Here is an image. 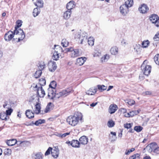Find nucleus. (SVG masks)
Segmentation results:
<instances>
[{
    "mask_svg": "<svg viewBox=\"0 0 159 159\" xmlns=\"http://www.w3.org/2000/svg\"><path fill=\"white\" fill-rule=\"evenodd\" d=\"M83 115L80 112H77L74 116H70L67 117V122L70 125L75 126L77 125L80 122H83Z\"/></svg>",
    "mask_w": 159,
    "mask_h": 159,
    "instance_id": "obj_1",
    "label": "nucleus"
},
{
    "mask_svg": "<svg viewBox=\"0 0 159 159\" xmlns=\"http://www.w3.org/2000/svg\"><path fill=\"white\" fill-rule=\"evenodd\" d=\"M75 38L80 40V43L83 44L88 42L89 44L91 46L94 45V39L93 37H90L87 39V34L85 32L82 33L78 32L75 34Z\"/></svg>",
    "mask_w": 159,
    "mask_h": 159,
    "instance_id": "obj_2",
    "label": "nucleus"
},
{
    "mask_svg": "<svg viewBox=\"0 0 159 159\" xmlns=\"http://www.w3.org/2000/svg\"><path fill=\"white\" fill-rule=\"evenodd\" d=\"M54 48L55 49L56 48L57 49H58L61 52H71L70 55L71 57L75 58L81 56L82 52L80 51V50L78 49H74L73 47L66 48L65 50L63 51L62 48L59 45H54Z\"/></svg>",
    "mask_w": 159,
    "mask_h": 159,
    "instance_id": "obj_3",
    "label": "nucleus"
},
{
    "mask_svg": "<svg viewBox=\"0 0 159 159\" xmlns=\"http://www.w3.org/2000/svg\"><path fill=\"white\" fill-rule=\"evenodd\" d=\"M72 91V90L71 88H67L66 90H63L58 93H56V92H54L53 93L50 94L51 96L48 97L54 101L58 99L61 97H65L67 96Z\"/></svg>",
    "mask_w": 159,
    "mask_h": 159,
    "instance_id": "obj_4",
    "label": "nucleus"
},
{
    "mask_svg": "<svg viewBox=\"0 0 159 159\" xmlns=\"http://www.w3.org/2000/svg\"><path fill=\"white\" fill-rule=\"evenodd\" d=\"M133 0H127L125 4L120 7V12L124 16H125L129 11V8L132 6L133 5Z\"/></svg>",
    "mask_w": 159,
    "mask_h": 159,
    "instance_id": "obj_5",
    "label": "nucleus"
},
{
    "mask_svg": "<svg viewBox=\"0 0 159 159\" xmlns=\"http://www.w3.org/2000/svg\"><path fill=\"white\" fill-rule=\"evenodd\" d=\"M146 62V60L144 61L141 65V68L143 74L146 75L148 76L151 72V67L149 65H146L145 64Z\"/></svg>",
    "mask_w": 159,
    "mask_h": 159,
    "instance_id": "obj_6",
    "label": "nucleus"
},
{
    "mask_svg": "<svg viewBox=\"0 0 159 159\" xmlns=\"http://www.w3.org/2000/svg\"><path fill=\"white\" fill-rule=\"evenodd\" d=\"M57 85L56 82L55 81H52L49 85V88L48 89V97L51 96L50 94L54 93L56 92L55 88Z\"/></svg>",
    "mask_w": 159,
    "mask_h": 159,
    "instance_id": "obj_7",
    "label": "nucleus"
},
{
    "mask_svg": "<svg viewBox=\"0 0 159 159\" xmlns=\"http://www.w3.org/2000/svg\"><path fill=\"white\" fill-rule=\"evenodd\" d=\"M18 34H16V33H15V30H14V31L10 30L5 34L4 39L6 41H10L14 37V35H17Z\"/></svg>",
    "mask_w": 159,
    "mask_h": 159,
    "instance_id": "obj_8",
    "label": "nucleus"
},
{
    "mask_svg": "<svg viewBox=\"0 0 159 159\" xmlns=\"http://www.w3.org/2000/svg\"><path fill=\"white\" fill-rule=\"evenodd\" d=\"M17 25L15 27V33L16 34H19L23 33V30L19 28L22 25V21L20 20H18L17 22Z\"/></svg>",
    "mask_w": 159,
    "mask_h": 159,
    "instance_id": "obj_9",
    "label": "nucleus"
},
{
    "mask_svg": "<svg viewBox=\"0 0 159 159\" xmlns=\"http://www.w3.org/2000/svg\"><path fill=\"white\" fill-rule=\"evenodd\" d=\"M48 67L50 71L52 72H54L57 68L56 63L52 61H50L48 63Z\"/></svg>",
    "mask_w": 159,
    "mask_h": 159,
    "instance_id": "obj_10",
    "label": "nucleus"
},
{
    "mask_svg": "<svg viewBox=\"0 0 159 159\" xmlns=\"http://www.w3.org/2000/svg\"><path fill=\"white\" fill-rule=\"evenodd\" d=\"M51 154L54 158H57L59 154V150L57 147H55L52 149Z\"/></svg>",
    "mask_w": 159,
    "mask_h": 159,
    "instance_id": "obj_11",
    "label": "nucleus"
},
{
    "mask_svg": "<svg viewBox=\"0 0 159 159\" xmlns=\"http://www.w3.org/2000/svg\"><path fill=\"white\" fill-rule=\"evenodd\" d=\"M37 95L40 98L43 97L45 94V92L42 86L38 87L37 89Z\"/></svg>",
    "mask_w": 159,
    "mask_h": 159,
    "instance_id": "obj_12",
    "label": "nucleus"
},
{
    "mask_svg": "<svg viewBox=\"0 0 159 159\" xmlns=\"http://www.w3.org/2000/svg\"><path fill=\"white\" fill-rule=\"evenodd\" d=\"M97 90V89L96 87H93L89 89L86 92V93L89 95H93L96 93Z\"/></svg>",
    "mask_w": 159,
    "mask_h": 159,
    "instance_id": "obj_13",
    "label": "nucleus"
},
{
    "mask_svg": "<svg viewBox=\"0 0 159 159\" xmlns=\"http://www.w3.org/2000/svg\"><path fill=\"white\" fill-rule=\"evenodd\" d=\"M139 9L140 13H145L148 10V8L146 4H143L139 8Z\"/></svg>",
    "mask_w": 159,
    "mask_h": 159,
    "instance_id": "obj_14",
    "label": "nucleus"
},
{
    "mask_svg": "<svg viewBox=\"0 0 159 159\" xmlns=\"http://www.w3.org/2000/svg\"><path fill=\"white\" fill-rule=\"evenodd\" d=\"M86 58L85 57H81L78 58L76 60V64L78 66H82L84 63V62L86 61Z\"/></svg>",
    "mask_w": 159,
    "mask_h": 159,
    "instance_id": "obj_15",
    "label": "nucleus"
},
{
    "mask_svg": "<svg viewBox=\"0 0 159 159\" xmlns=\"http://www.w3.org/2000/svg\"><path fill=\"white\" fill-rule=\"evenodd\" d=\"M79 141L80 144H86L88 142V139L86 136H83L80 138Z\"/></svg>",
    "mask_w": 159,
    "mask_h": 159,
    "instance_id": "obj_16",
    "label": "nucleus"
},
{
    "mask_svg": "<svg viewBox=\"0 0 159 159\" xmlns=\"http://www.w3.org/2000/svg\"><path fill=\"white\" fill-rule=\"evenodd\" d=\"M75 7L74 2L71 1L69 2L66 5V7L67 10L71 11V10Z\"/></svg>",
    "mask_w": 159,
    "mask_h": 159,
    "instance_id": "obj_17",
    "label": "nucleus"
},
{
    "mask_svg": "<svg viewBox=\"0 0 159 159\" xmlns=\"http://www.w3.org/2000/svg\"><path fill=\"white\" fill-rule=\"evenodd\" d=\"M117 107L116 105H111L110 106L109 109V112L110 114L114 113L117 110Z\"/></svg>",
    "mask_w": 159,
    "mask_h": 159,
    "instance_id": "obj_18",
    "label": "nucleus"
},
{
    "mask_svg": "<svg viewBox=\"0 0 159 159\" xmlns=\"http://www.w3.org/2000/svg\"><path fill=\"white\" fill-rule=\"evenodd\" d=\"M118 48L116 46H113L112 47L110 50V52L112 55H117L118 53Z\"/></svg>",
    "mask_w": 159,
    "mask_h": 159,
    "instance_id": "obj_19",
    "label": "nucleus"
},
{
    "mask_svg": "<svg viewBox=\"0 0 159 159\" xmlns=\"http://www.w3.org/2000/svg\"><path fill=\"white\" fill-rule=\"evenodd\" d=\"M25 114L26 116L29 119L33 118L34 117V113L30 110H26Z\"/></svg>",
    "mask_w": 159,
    "mask_h": 159,
    "instance_id": "obj_20",
    "label": "nucleus"
},
{
    "mask_svg": "<svg viewBox=\"0 0 159 159\" xmlns=\"http://www.w3.org/2000/svg\"><path fill=\"white\" fill-rule=\"evenodd\" d=\"M71 14V11L67 10L64 12L63 15V18L66 20L69 19L70 17Z\"/></svg>",
    "mask_w": 159,
    "mask_h": 159,
    "instance_id": "obj_21",
    "label": "nucleus"
},
{
    "mask_svg": "<svg viewBox=\"0 0 159 159\" xmlns=\"http://www.w3.org/2000/svg\"><path fill=\"white\" fill-rule=\"evenodd\" d=\"M158 19V16L156 14L152 15L149 18L150 20L152 23H156Z\"/></svg>",
    "mask_w": 159,
    "mask_h": 159,
    "instance_id": "obj_22",
    "label": "nucleus"
},
{
    "mask_svg": "<svg viewBox=\"0 0 159 159\" xmlns=\"http://www.w3.org/2000/svg\"><path fill=\"white\" fill-rule=\"evenodd\" d=\"M80 143L77 140H73L71 141V146L73 147L79 148Z\"/></svg>",
    "mask_w": 159,
    "mask_h": 159,
    "instance_id": "obj_23",
    "label": "nucleus"
},
{
    "mask_svg": "<svg viewBox=\"0 0 159 159\" xmlns=\"http://www.w3.org/2000/svg\"><path fill=\"white\" fill-rule=\"evenodd\" d=\"M110 57V55L108 54H106L104 55L101 57V62L102 63H104L107 61L109 59Z\"/></svg>",
    "mask_w": 159,
    "mask_h": 159,
    "instance_id": "obj_24",
    "label": "nucleus"
},
{
    "mask_svg": "<svg viewBox=\"0 0 159 159\" xmlns=\"http://www.w3.org/2000/svg\"><path fill=\"white\" fill-rule=\"evenodd\" d=\"M35 112L36 114H38L40 112V109L41 108L40 104L39 103H37L35 105Z\"/></svg>",
    "mask_w": 159,
    "mask_h": 159,
    "instance_id": "obj_25",
    "label": "nucleus"
},
{
    "mask_svg": "<svg viewBox=\"0 0 159 159\" xmlns=\"http://www.w3.org/2000/svg\"><path fill=\"white\" fill-rule=\"evenodd\" d=\"M16 142L17 141L16 139H12L7 141V143L8 146H12L14 145Z\"/></svg>",
    "mask_w": 159,
    "mask_h": 159,
    "instance_id": "obj_26",
    "label": "nucleus"
},
{
    "mask_svg": "<svg viewBox=\"0 0 159 159\" xmlns=\"http://www.w3.org/2000/svg\"><path fill=\"white\" fill-rule=\"evenodd\" d=\"M142 48V46H141L140 45L136 44L134 47V49L135 51L138 54H139L141 51Z\"/></svg>",
    "mask_w": 159,
    "mask_h": 159,
    "instance_id": "obj_27",
    "label": "nucleus"
},
{
    "mask_svg": "<svg viewBox=\"0 0 159 159\" xmlns=\"http://www.w3.org/2000/svg\"><path fill=\"white\" fill-rule=\"evenodd\" d=\"M53 104L51 102L49 103L45 110L44 112L46 113L52 109Z\"/></svg>",
    "mask_w": 159,
    "mask_h": 159,
    "instance_id": "obj_28",
    "label": "nucleus"
},
{
    "mask_svg": "<svg viewBox=\"0 0 159 159\" xmlns=\"http://www.w3.org/2000/svg\"><path fill=\"white\" fill-rule=\"evenodd\" d=\"M7 115L5 112L0 113V119L2 120H7Z\"/></svg>",
    "mask_w": 159,
    "mask_h": 159,
    "instance_id": "obj_29",
    "label": "nucleus"
},
{
    "mask_svg": "<svg viewBox=\"0 0 159 159\" xmlns=\"http://www.w3.org/2000/svg\"><path fill=\"white\" fill-rule=\"evenodd\" d=\"M3 107L5 109H9L11 108L10 103L8 101H5L3 103Z\"/></svg>",
    "mask_w": 159,
    "mask_h": 159,
    "instance_id": "obj_30",
    "label": "nucleus"
},
{
    "mask_svg": "<svg viewBox=\"0 0 159 159\" xmlns=\"http://www.w3.org/2000/svg\"><path fill=\"white\" fill-rule=\"evenodd\" d=\"M43 155L41 152H38L34 155V159H43Z\"/></svg>",
    "mask_w": 159,
    "mask_h": 159,
    "instance_id": "obj_31",
    "label": "nucleus"
},
{
    "mask_svg": "<svg viewBox=\"0 0 159 159\" xmlns=\"http://www.w3.org/2000/svg\"><path fill=\"white\" fill-rule=\"evenodd\" d=\"M45 120L44 119H39L36 121L34 123H32V124H34L37 126H38L40 124L45 123Z\"/></svg>",
    "mask_w": 159,
    "mask_h": 159,
    "instance_id": "obj_32",
    "label": "nucleus"
},
{
    "mask_svg": "<svg viewBox=\"0 0 159 159\" xmlns=\"http://www.w3.org/2000/svg\"><path fill=\"white\" fill-rule=\"evenodd\" d=\"M149 42L148 40L144 41L142 43V47L143 48H147L149 45Z\"/></svg>",
    "mask_w": 159,
    "mask_h": 159,
    "instance_id": "obj_33",
    "label": "nucleus"
},
{
    "mask_svg": "<svg viewBox=\"0 0 159 159\" xmlns=\"http://www.w3.org/2000/svg\"><path fill=\"white\" fill-rule=\"evenodd\" d=\"M40 10L39 9L37 8H34L33 12V16L34 17H35L38 15L40 13Z\"/></svg>",
    "mask_w": 159,
    "mask_h": 159,
    "instance_id": "obj_34",
    "label": "nucleus"
},
{
    "mask_svg": "<svg viewBox=\"0 0 159 159\" xmlns=\"http://www.w3.org/2000/svg\"><path fill=\"white\" fill-rule=\"evenodd\" d=\"M97 87L98 89L101 91H102L106 90L107 88V86H105L103 85H97Z\"/></svg>",
    "mask_w": 159,
    "mask_h": 159,
    "instance_id": "obj_35",
    "label": "nucleus"
},
{
    "mask_svg": "<svg viewBox=\"0 0 159 159\" xmlns=\"http://www.w3.org/2000/svg\"><path fill=\"white\" fill-rule=\"evenodd\" d=\"M140 111V109H138L137 111H133L130 112L131 117H133L135 115H138Z\"/></svg>",
    "mask_w": 159,
    "mask_h": 159,
    "instance_id": "obj_36",
    "label": "nucleus"
},
{
    "mask_svg": "<svg viewBox=\"0 0 159 159\" xmlns=\"http://www.w3.org/2000/svg\"><path fill=\"white\" fill-rule=\"evenodd\" d=\"M68 42L66 39H63L62 40L61 45L63 47H66L68 45Z\"/></svg>",
    "mask_w": 159,
    "mask_h": 159,
    "instance_id": "obj_37",
    "label": "nucleus"
},
{
    "mask_svg": "<svg viewBox=\"0 0 159 159\" xmlns=\"http://www.w3.org/2000/svg\"><path fill=\"white\" fill-rule=\"evenodd\" d=\"M18 35H21V37H18L17 42H19L21 40H22L25 37V35L24 32L21 33H19Z\"/></svg>",
    "mask_w": 159,
    "mask_h": 159,
    "instance_id": "obj_38",
    "label": "nucleus"
},
{
    "mask_svg": "<svg viewBox=\"0 0 159 159\" xmlns=\"http://www.w3.org/2000/svg\"><path fill=\"white\" fill-rule=\"evenodd\" d=\"M154 152L157 147V145L155 143H152L149 144Z\"/></svg>",
    "mask_w": 159,
    "mask_h": 159,
    "instance_id": "obj_39",
    "label": "nucleus"
},
{
    "mask_svg": "<svg viewBox=\"0 0 159 159\" xmlns=\"http://www.w3.org/2000/svg\"><path fill=\"white\" fill-rule=\"evenodd\" d=\"M140 157V155L139 153H136L130 156L129 159H139Z\"/></svg>",
    "mask_w": 159,
    "mask_h": 159,
    "instance_id": "obj_40",
    "label": "nucleus"
},
{
    "mask_svg": "<svg viewBox=\"0 0 159 159\" xmlns=\"http://www.w3.org/2000/svg\"><path fill=\"white\" fill-rule=\"evenodd\" d=\"M42 73V71L40 70H38L36 71L34 74V77L36 78H39Z\"/></svg>",
    "mask_w": 159,
    "mask_h": 159,
    "instance_id": "obj_41",
    "label": "nucleus"
},
{
    "mask_svg": "<svg viewBox=\"0 0 159 159\" xmlns=\"http://www.w3.org/2000/svg\"><path fill=\"white\" fill-rule=\"evenodd\" d=\"M125 101L126 103H127L130 106L133 105L135 103L134 101L132 99L126 100Z\"/></svg>",
    "mask_w": 159,
    "mask_h": 159,
    "instance_id": "obj_42",
    "label": "nucleus"
},
{
    "mask_svg": "<svg viewBox=\"0 0 159 159\" xmlns=\"http://www.w3.org/2000/svg\"><path fill=\"white\" fill-rule=\"evenodd\" d=\"M39 84L40 86L44 85L46 84V80L44 79L41 78L39 80Z\"/></svg>",
    "mask_w": 159,
    "mask_h": 159,
    "instance_id": "obj_43",
    "label": "nucleus"
},
{
    "mask_svg": "<svg viewBox=\"0 0 159 159\" xmlns=\"http://www.w3.org/2000/svg\"><path fill=\"white\" fill-rule=\"evenodd\" d=\"M155 62L157 64L159 65V54H157L154 57Z\"/></svg>",
    "mask_w": 159,
    "mask_h": 159,
    "instance_id": "obj_44",
    "label": "nucleus"
},
{
    "mask_svg": "<svg viewBox=\"0 0 159 159\" xmlns=\"http://www.w3.org/2000/svg\"><path fill=\"white\" fill-rule=\"evenodd\" d=\"M37 4L36 5L38 7H42L43 6V2L42 0H37Z\"/></svg>",
    "mask_w": 159,
    "mask_h": 159,
    "instance_id": "obj_45",
    "label": "nucleus"
},
{
    "mask_svg": "<svg viewBox=\"0 0 159 159\" xmlns=\"http://www.w3.org/2000/svg\"><path fill=\"white\" fill-rule=\"evenodd\" d=\"M115 125L114 122L112 120L108 121L107 123V125L109 127H112Z\"/></svg>",
    "mask_w": 159,
    "mask_h": 159,
    "instance_id": "obj_46",
    "label": "nucleus"
},
{
    "mask_svg": "<svg viewBox=\"0 0 159 159\" xmlns=\"http://www.w3.org/2000/svg\"><path fill=\"white\" fill-rule=\"evenodd\" d=\"M59 57L58 56V54L57 52H55L53 54V56L52 57V59L54 60L57 61Z\"/></svg>",
    "mask_w": 159,
    "mask_h": 159,
    "instance_id": "obj_47",
    "label": "nucleus"
},
{
    "mask_svg": "<svg viewBox=\"0 0 159 159\" xmlns=\"http://www.w3.org/2000/svg\"><path fill=\"white\" fill-rule=\"evenodd\" d=\"M45 67V64L43 62L42 63H40L39 66V70H40L41 71Z\"/></svg>",
    "mask_w": 159,
    "mask_h": 159,
    "instance_id": "obj_48",
    "label": "nucleus"
},
{
    "mask_svg": "<svg viewBox=\"0 0 159 159\" xmlns=\"http://www.w3.org/2000/svg\"><path fill=\"white\" fill-rule=\"evenodd\" d=\"M13 110L11 108L7 109L6 111V113H5L7 116H10L11 115V113L13 112Z\"/></svg>",
    "mask_w": 159,
    "mask_h": 159,
    "instance_id": "obj_49",
    "label": "nucleus"
},
{
    "mask_svg": "<svg viewBox=\"0 0 159 159\" xmlns=\"http://www.w3.org/2000/svg\"><path fill=\"white\" fill-rule=\"evenodd\" d=\"M143 129L142 127L140 126H136L134 127V129L137 132H139Z\"/></svg>",
    "mask_w": 159,
    "mask_h": 159,
    "instance_id": "obj_50",
    "label": "nucleus"
},
{
    "mask_svg": "<svg viewBox=\"0 0 159 159\" xmlns=\"http://www.w3.org/2000/svg\"><path fill=\"white\" fill-rule=\"evenodd\" d=\"M4 153L5 155H8L11 153V149L7 148L5 149L4 151Z\"/></svg>",
    "mask_w": 159,
    "mask_h": 159,
    "instance_id": "obj_51",
    "label": "nucleus"
},
{
    "mask_svg": "<svg viewBox=\"0 0 159 159\" xmlns=\"http://www.w3.org/2000/svg\"><path fill=\"white\" fill-rule=\"evenodd\" d=\"M153 39L155 41H158L159 40V32L155 34L153 38Z\"/></svg>",
    "mask_w": 159,
    "mask_h": 159,
    "instance_id": "obj_52",
    "label": "nucleus"
},
{
    "mask_svg": "<svg viewBox=\"0 0 159 159\" xmlns=\"http://www.w3.org/2000/svg\"><path fill=\"white\" fill-rule=\"evenodd\" d=\"M52 150V148L51 147H49L46 152L45 153V156H47L49 155L50 154V152H51Z\"/></svg>",
    "mask_w": 159,
    "mask_h": 159,
    "instance_id": "obj_53",
    "label": "nucleus"
},
{
    "mask_svg": "<svg viewBox=\"0 0 159 159\" xmlns=\"http://www.w3.org/2000/svg\"><path fill=\"white\" fill-rule=\"evenodd\" d=\"M134 150L135 149L134 148H132L130 150H128V151L126 150V152H125V154L126 155H128L130 153L134 151Z\"/></svg>",
    "mask_w": 159,
    "mask_h": 159,
    "instance_id": "obj_54",
    "label": "nucleus"
},
{
    "mask_svg": "<svg viewBox=\"0 0 159 159\" xmlns=\"http://www.w3.org/2000/svg\"><path fill=\"white\" fill-rule=\"evenodd\" d=\"M132 126V125L130 123H127L124 125L125 128L127 129H130Z\"/></svg>",
    "mask_w": 159,
    "mask_h": 159,
    "instance_id": "obj_55",
    "label": "nucleus"
},
{
    "mask_svg": "<svg viewBox=\"0 0 159 159\" xmlns=\"http://www.w3.org/2000/svg\"><path fill=\"white\" fill-rule=\"evenodd\" d=\"M146 149L149 152H153V151L151 147H150L149 145H148L146 146Z\"/></svg>",
    "mask_w": 159,
    "mask_h": 159,
    "instance_id": "obj_56",
    "label": "nucleus"
},
{
    "mask_svg": "<svg viewBox=\"0 0 159 159\" xmlns=\"http://www.w3.org/2000/svg\"><path fill=\"white\" fill-rule=\"evenodd\" d=\"M121 43L122 45L124 46H125L128 44L127 41L124 39H123L121 41Z\"/></svg>",
    "mask_w": 159,
    "mask_h": 159,
    "instance_id": "obj_57",
    "label": "nucleus"
},
{
    "mask_svg": "<svg viewBox=\"0 0 159 159\" xmlns=\"http://www.w3.org/2000/svg\"><path fill=\"white\" fill-rule=\"evenodd\" d=\"M70 134V133H66L63 134H61V138H63L65 137L67 135H69Z\"/></svg>",
    "mask_w": 159,
    "mask_h": 159,
    "instance_id": "obj_58",
    "label": "nucleus"
},
{
    "mask_svg": "<svg viewBox=\"0 0 159 159\" xmlns=\"http://www.w3.org/2000/svg\"><path fill=\"white\" fill-rule=\"evenodd\" d=\"M151 94V92L150 91H146L143 93V95H150Z\"/></svg>",
    "mask_w": 159,
    "mask_h": 159,
    "instance_id": "obj_59",
    "label": "nucleus"
},
{
    "mask_svg": "<svg viewBox=\"0 0 159 159\" xmlns=\"http://www.w3.org/2000/svg\"><path fill=\"white\" fill-rule=\"evenodd\" d=\"M117 139L116 136H111V142L114 141L116 140Z\"/></svg>",
    "mask_w": 159,
    "mask_h": 159,
    "instance_id": "obj_60",
    "label": "nucleus"
},
{
    "mask_svg": "<svg viewBox=\"0 0 159 159\" xmlns=\"http://www.w3.org/2000/svg\"><path fill=\"white\" fill-rule=\"evenodd\" d=\"M154 152L156 153L157 154H159V147L156 148Z\"/></svg>",
    "mask_w": 159,
    "mask_h": 159,
    "instance_id": "obj_61",
    "label": "nucleus"
},
{
    "mask_svg": "<svg viewBox=\"0 0 159 159\" xmlns=\"http://www.w3.org/2000/svg\"><path fill=\"white\" fill-rule=\"evenodd\" d=\"M124 116L127 117H131L130 112L129 113H125L124 115Z\"/></svg>",
    "mask_w": 159,
    "mask_h": 159,
    "instance_id": "obj_62",
    "label": "nucleus"
},
{
    "mask_svg": "<svg viewBox=\"0 0 159 159\" xmlns=\"http://www.w3.org/2000/svg\"><path fill=\"white\" fill-rule=\"evenodd\" d=\"M156 25L157 27H159V19L158 18L157 22H156V23L155 24Z\"/></svg>",
    "mask_w": 159,
    "mask_h": 159,
    "instance_id": "obj_63",
    "label": "nucleus"
},
{
    "mask_svg": "<svg viewBox=\"0 0 159 159\" xmlns=\"http://www.w3.org/2000/svg\"><path fill=\"white\" fill-rule=\"evenodd\" d=\"M121 111L123 113H125L126 112V110L125 108H121Z\"/></svg>",
    "mask_w": 159,
    "mask_h": 159,
    "instance_id": "obj_64",
    "label": "nucleus"
}]
</instances>
